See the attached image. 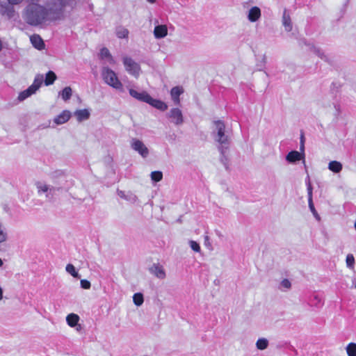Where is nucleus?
<instances>
[{"label":"nucleus","instance_id":"f257e3e1","mask_svg":"<svg viewBox=\"0 0 356 356\" xmlns=\"http://www.w3.org/2000/svg\"><path fill=\"white\" fill-rule=\"evenodd\" d=\"M74 0H51L48 8L36 3H29L22 14L24 21L31 26H39L46 22L60 20L67 8L72 9Z\"/></svg>","mask_w":356,"mask_h":356},{"label":"nucleus","instance_id":"f03ea898","mask_svg":"<svg viewBox=\"0 0 356 356\" xmlns=\"http://www.w3.org/2000/svg\"><path fill=\"white\" fill-rule=\"evenodd\" d=\"M213 128L211 132L215 142L218 143V149L220 154V162L226 170H228L229 159L227 152L232 143V134L229 129L226 128L223 120H217L213 122Z\"/></svg>","mask_w":356,"mask_h":356},{"label":"nucleus","instance_id":"7ed1b4c3","mask_svg":"<svg viewBox=\"0 0 356 356\" xmlns=\"http://www.w3.org/2000/svg\"><path fill=\"white\" fill-rule=\"evenodd\" d=\"M102 76L104 82L115 89H122V84L118 79L116 73L108 67H104Z\"/></svg>","mask_w":356,"mask_h":356},{"label":"nucleus","instance_id":"20e7f679","mask_svg":"<svg viewBox=\"0 0 356 356\" xmlns=\"http://www.w3.org/2000/svg\"><path fill=\"white\" fill-rule=\"evenodd\" d=\"M126 71L135 78H138L140 74V65L134 61L131 57L125 56L122 59Z\"/></svg>","mask_w":356,"mask_h":356},{"label":"nucleus","instance_id":"39448f33","mask_svg":"<svg viewBox=\"0 0 356 356\" xmlns=\"http://www.w3.org/2000/svg\"><path fill=\"white\" fill-rule=\"evenodd\" d=\"M167 118L170 119V122L179 126L184 122V116L182 111L178 108H172L166 114Z\"/></svg>","mask_w":356,"mask_h":356},{"label":"nucleus","instance_id":"423d86ee","mask_svg":"<svg viewBox=\"0 0 356 356\" xmlns=\"http://www.w3.org/2000/svg\"><path fill=\"white\" fill-rule=\"evenodd\" d=\"M131 146L134 150L137 152L143 158H146L148 156L149 149L141 140L133 138Z\"/></svg>","mask_w":356,"mask_h":356},{"label":"nucleus","instance_id":"0eeeda50","mask_svg":"<svg viewBox=\"0 0 356 356\" xmlns=\"http://www.w3.org/2000/svg\"><path fill=\"white\" fill-rule=\"evenodd\" d=\"M0 15L6 16L8 19L13 18L15 15L13 5L8 2H0Z\"/></svg>","mask_w":356,"mask_h":356},{"label":"nucleus","instance_id":"6e6552de","mask_svg":"<svg viewBox=\"0 0 356 356\" xmlns=\"http://www.w3.org/2000/svg\"><path fill=\"white\" fill-rule=\"evenodd\" d=\"M129 93L132 97L142 102L147 104L149 99H150V95L146 91L138 92L133 88H130Z\"/></svg>","mask_w":356,"mask_h":356},{"label":"nucleus","instance_id":"1a4fd4ad","mask_svg":"<svg viewBox=\"0 0 356 356\" xmlns=\"http://www.w3.org/2000/svg\"><path fill=\"white\" fill-rule=\"evenodd\" d=\"M305 159V153L292 150L289 152L286 156V160L290 163H295Z\"/></svg>","mask_w":356,"mask_h":356},{"label":"nucleus","instance_id":"9d476101","mask_svg":"<svg viewBox=\"0 0 356 356\" xmlns=\"http://www.w3.org/2000/svg\"><path fill=\"white\" fill-rule=\"evenodd\" d=\"M117 193L121 198L134 204L138 200L137 196L131 191L125 192L118 189Z\"/></svg>","mask_w":356,"mask_h":356},{"label":"nucleus","instance_id":"9b49d317","mask_svg":"<svg viewBox=\"0 0 356 356\" xmlns=\"http://www.w3.org/2000/svg\"><path fill=\"white\" fill-rule=\"evenodd\" d=\"M147 104L161 111H165L168 108V105L160 99H154L151 96Z\"/></svg>","mask_w":356,"mask_h":356},{"label":"nucleus","instance_id":"f8f14e48","mask_svg":"<svg viewBox=\"0 0 356 356\" xmlns=\"http://www.w3.org/2000/svg\"><path fill=\"white\" fill-rule=\"evenodd\" d=\"M149 271L159 279H164L165 277V270L159 264H154L149 268Z\"/></svg>","mask_w":356,"mask_h":356},{"label":"nucleus","instance_id":"ddd939ff","mask_svg":"<svg viewBox=\"0 0 356 356\" xmlns=\"http://www.w3.org/2000/svg\"><path fill=\"white\" fill-rule=\"evenodd\" d=\"M261 17V10L257 6L251 8L248 12V19L251 22H257Z\"/></svg>","mask_w":356,"mask_h":356},{"label":"nucleus","instance_id":"4468645a","mask_svg":"<svg viewBox=\"0 0 356 356\" xmlns=\"http://www.w3.org/2000/svg\"><path fill=\"white\" fill-rule=\"evenodd\" d=\"M184 90L181 87L175 86L173 87L170 90V95L172 101L175 104H179L180 98L179 96L183 93Z\"/></svg>","mask_w":356,"mask_h":356},{"label":"nucleus","instance_id":"2eb2a0df","mask_svg":"<svg viewBox=\"0 0 356 356\" xmlns=\"http://www.w3.org/2000/svg\"><path fill=\"white\" fill-rule=\"evenodd\" d=\"M70 117L71 113L67 110H65L54 118V122L56 124H62L67 122Z\"/></svg>","mask_w":356,"mask_h":356},{"label":"nucleus","instance_id":"dca6fc26","mask_svg":"<svg viewBox=\"0 0 356 356\" xmlns=\"http://www.w3.org/2000/svg\"><path fill=\"white\" fill-rule=\"evenodd\" d=\"M168 34V29L165 25H157L154 27V35L157 39L165 38Z\"/></svg>","mask_w":356,"mask_h":356},{"label":"nucleus","instance_id":"f3484780","mask_svg":"<svg viewBox=\"0 0 356 356\" xmlns=\"http://www.w3.org/2000/svg\"><path fill=\"white\" fill-rule=\"evenodd\" d=\"M100 59H106L109 64L113 65L115 60L111 54L109 50L106 47H103L100 50L99 53Z\"/></svg>","mask_w":356,"mask_h":356},{"label":"nucleus","instance_id":"a211bd4d","mask_svg":"<svg viewBox=\"0 0 356 356\" xmlns=\"http://www.w3.org/2000/svg\"><path fill=\"white\" fill-rule=\"evenodd\" d=\"M282 24L284 26L285 31L289 32L292 30V23L289 14L287 13V10L285 9L283 13L282 16Z\"/></svg>","mask_w":356,"mask_h":356},{"label":"nucleus","instance_id":"6ab92c4d","mask_svg":"<svg viewBox=\"0 0 356 356\" xmlns=\"http://www.w3.org/2000/svg\"><path fill=\"white\" fill-rule=\"evenodd\" d=\"M90 113L88 109H79L74 112V116H76L79 122H83L88 120L90 118Z\"/></svg>","mask_w":356,"mask_h":356},{"label":"nucleus","instance_id":"aec40b11","mask_svg":"<svg viewBox=\"0 0 356 356\" xmlns=\"http://www.w3.org/2000/svg\"><path fill=\"white\" fill-rule=\"evenodd\" d=\"M33 46L38 49L42 50L44 48V43L41 37L38 35H34L31 38Z\"/></svg>","mask_w":356,"mask_h":356},{"label":"nucleus","instance_id":"412c9836","mask_svg":"<svg viewBox=\"0 0 356 356\" xmlns=\"http://www.w3.org/2000/svg\"><path fill=\"white\" fill-rule=\"evenodd\" d=\"M79 319L80 318L79 315L71 313L67 316L66 322L70 327H75L76 325H78Z\"/></svg>","mask_w":356,"mask_h":356},{"label":"nucleus","instance_id":"4be33fe9","mask_svg":"<svg viewBox=\"0 0 356 356\" xmlns=\"http://www.w3.org/2000/svg\"><path fill=\"white\" fill-rule=\"evenodd\" d=\"M43 81L44 76L38 74L35 76L34 81L30 87L36 92V91L41 87Z\"/></svg>","mask_w":356,"mask_h":356},{"label":"nucleus","instance_id":"5701e85b","mask_svg":"<svg viewBox=\"0 0 356 356\" xmlns=\"http://www.w3.org/2000/svg\"><path fill=\"white\" fill-rule=\"evenodd\" d=\"M342 164L337 161H332L328 164V169L334 173L340 172L342 170Z\"/></svg>","mask_w":356,"mask_h":356},{"label":"nucleus","instance_id":"b1692460","mask_svg":"<svg viewBox=\"0 0 356 356\" xmlns=\"http://www.w3.org/2000/svg\"><path fill=\"white\" fill-rule=\"evenodd\" d=\"M308 204H309V209L312 211V213H313L315 218L318 220H320V216L318 214V213L314 207V203H313L311 188H309Z\"/></svg>","mask_w":356,"mask_h":356},{"label":"nucleus","instance_id":"393cba45","mask_svg":"<svg viewBox=\"0 0 356 356\" xmlns=\"http://www.w3.org/2000/svg\"><path fill=\"white\" fill-rule=\"evenodd\" d=\"M56 79V74L53 71L49 70L45 75V79H44V82L46 86H50L54 83V82L55 81Z\"/></svg>","mask_w":356,"mask_h":356},{"label":"nucleus","instance_id":"a878e982","mask_svg":"<svg viewBox=\"0 0 356 356\" xmlns=\"http://www.w3.org/2000/svg\"><path fill=\"white\" fill-rule=\"evenodd\" d=\"M35 92L32 90V88L29 86L26 90H23L19 94L18 99L22 102L25 100L26 98L29 97L33 94H35Z\"/></svg>","mask_w":356,"mask_h":356},{"label":"nucleus","instance_id":"bb28decb","mask_svg":"<svg viewBox=\"0 0 356 356\" xmlns=\"http://www.w3.org/2000/svg\"><path fill=\"white\" fill-rule=\"evenodd\" d=\"M312 50L317 55L319 58H321L322 60H324L329 64H332V60L330 59L323 52V51L319 49L318 47H316L315 46L312 47Z\"/></svg>","mask_w":356,"mask_h":356},{"label":"nucleus","instance_id":"cd10ccee","mask_svg":"<svg viewBox=\"0 0 356 356\" xmlns=\"http://www.w3.org/2000/svg\"><path fill=\"white\" fill-rule=\"evenodd\" d=\"M72 88L69 86L64 88L60 92L59 95L61 96L64 101H67L71 98L72 96Z\"/></svg>","mask_w":356,"mask_h":356},{"label":"nucleus","instance_id":"c85d7f7f","mask_svg":"<svg viewBox=\"0 0 356 356\" xmlns=\"http://www.w3.org/2000/svg\"><path fill=\"white\" fill-rule=\"evenodd\" d=\"M268 340L266 338H259L256 342V347L257 349L264 350L268 346Z\"/></svg>","mask_w":356,"mask_h":356},{"label":"nucleus","instance_id":"c756f323","mask_svg":"<svg viewBox=\"0 0 356 356\" xmlns=\"http://www.w3.org/2000/svg\"><path fill=\"white\" fill-rule=\"evenodd\" d=\"M66 271L70 274L74 278H80L81 275L78 273V271L76 270L74 265L72 264H68L65 267Z\"/></svg>","mask_w":356,"mask_h":356},{"label":"nucleus","instance_id":"7c9ffc66","mask_svg":"<svg viewBox=\"0 0 356 356\" xmlns=\"http://www.w3.org/2000/svg\"><path fill=\"white\" fill-rule=\"evenodd\" d=\"M36 188L38 189V194L46 193L47 194L48 191L49 190V186L44 184L42 182L38 181L35 184Z\"/></svg>","mask_w":356,"mask_h":356},{"label":"nucleus","instance_id":"2f4dec72","mask_svg":"<svg viewBox=\"0 0 356 356\" xmlns=\"http://www.w3.org/2000/svg\"><path fill=\"white\" fill-rule=\"evenodd\" d=\"M62 188L60 187H55V186H49V190L47 192V194H46V197L49 200H52L54 196L56 195V192H59L62 191Z\"/></svg>","mask_w":356,"mask_h":356},{"label":"nucleus","instance_id":"473e14b6","mask_svg":"<svg viewBox=\"0 0 356 356\" xmlns=\"http://www.w3.org/2000/svg\"><path fill=\"white\" fill-rule=\"evenodd\" d=\"M133 301H134V303L138 307L142 305L144 302V297H143V293H134V296H133Z\"/></svg>","mask_w":356,"mask_h":356},{"label":"nucleus","instance_id":"72a5a7b5","mask_svg":"<svg viewBox=\"0 0 356 356\" xmlns=\"http://www.w3.org/2000/svg\"><path fill=\"white\" fill-rule=\"evenodd\" d=\"M129 35V31L128 29L120 26L116 30V35L118 38H127Z\"/></svg>","mask_w":356,"mask_h":356},{"label":"nucleus","instance_id":"f704fd0d","mask_svg":"<svg viewBox=\"0 0 356 356\" xmlns=\"http://www.w3.org/2000/svg\"><path fill=\"white\" fill-rule=\"evenodd\" d=\"M346 353L348 356H356V343L353 342L349 343L346 348Z\"/></svg>","mask_w":356,"mask_h":356},{"label":"nucleus","instance_id":"c9c22d12","mask_svg":"<svg viewBox=\"0 0 356 356\" xmlns=\"http://www.w3.org/2000/svg\"><path fill=\"white\" fill-rule=\"evenodd\" d=\"M151 179L153 182L156 183L163 179V173L161 171H153L151 172Z\"/></svg>","mask_w":356,"mask_h":356},{"label":"nucleus","instance_id":"e433bc0d","mask_svg":"<svg viewBox=\"0 0 356 356\" xmlns=\"http://www.w3.org/2000/svg\"><path fill=\"white\" fill-rule=\"evenodd\" d=\"M346 266L348 268L353 269L354 266H355V257H354L353 254H348L346 256Z\"/></svg>","mask_w":356,"mask_h":356},{"label":"nucleus","instance_id":"4c0bfd02","mask_svg":"<svg viewBox=\"0 0 356 356\" xmlns=\"http://www.w3.org/2000/svg\"><path fill=\"white\" fill-rule=\"evenodd\" d=\"M8 234L6 232V228L3 226V225L0 222V243H2L7 241Z\"/></svg>","mask_w":356,"mask_h":356},{"label":"nucleus","instance_id":"58836bf2","mask_svg":"<svg viewBox=\"0 0 356 356\" xmlns=\"http://www.w3.org/2000/svg\"><path fill=\"white\" fill-rule=\"evenodd\" d=\"M189 243H190L191 248L193 251H195L196 252H199L200 251V246L197 242H196L195 241H190Z\"/></svg>","mask_w":356,"mask_h":356},{"label":"nucleus","instance_id":"ea45409f","mask_svg":"<svg viewBox=\"0 0 356 356\" xmlns=\"http://www.w3.org/2000/svg\"><path fill=\"white\" fill-rule=\"evenodd\" d=\"M291 284L288 279H284L280 282V289H289L291 288Z\"/></svg>","mask_w":356,"mask_h":356},{"label":"nucleus","instance_id":"a19ab883","mask_svg":"<svg viewBox=\"0 0 356 356\" xmlns=\"http://www.w3.org/2000/svg\"><path fill=\"white\" fill-rule=\"evenodd\" d=\"M80 284L81 287L84 289H89L91 286L90 282L87 280H81Z\"/></svg>","mask_w":356,"mask_h":356},{"label":"nucleus","instance_id":"79ce46f5","mask_svg":"<svg viewBox=\"0 0 356 356\" xmlns=\"http://www.w3.org/2000/svg\"><path fill=\"white\" fill-rule=\"evenodd\" d=\"M300 140V152L302 153H305V136H304L303 133L301 134Z\"/></svg>","mask_w":356,"mask_h":356},{"label":"nucleus","instance_id":"37998d69","mask_svg":"<svg viewBox=\"0 0 356 356\" xmlns=\"http://www.w3.org/2000/svg\"><path fill=\"white\" fill-rule=\"evenodd\" d=\"M305 183L307 185V194L309 195V188H311L312 192L313 191V188H312V184L310 182V179H309V175L307 177V178L305 179Z\"/></svg>","mask_w":356,"mask_h":356},{"label":"nucleus","instance_id":"c03bdc74","mask_svg":"<svg viewBox=\"0 0 356 356\" xmlns=\"http://www.w3.org/2000/svg\"><path fill=\"white\" fill-rule=\"evenodd\" d=\"M332 104L336 110V115H339L341 113L340 105L338 104L337 102H334Z\"/></svg>","mask_w":356,"mask_h":356},{"label":"nucleus","instance_id":"a18cd8bd","mask_svg":"<svg viewBox=\"0 0 356 356\" xmlns=\"http://www.w3.org/2000/svg\"><path fill=\"white\" fill-rule=\"evenodd\" d=\"M337 87H338V86H336V83H334V82H332V85H331V90L332 91V95H333L334 98H337V93L338 92V91H335V92H334V91H333V90H334V89L335 88H337Z\"/></svg>","mask_w":356,"mask_h":356},{"label":"nucleus","instance_id":"49530a36","mask_svg":"<svg viewBox=\"0 0 356 356\" xmlns=\"http://www.w3.org/2000/svg\"><path fill=\"white\" fill-rule=\"evenodd\" d=\"M266 56L263 55L261 61L257 65L261 67H264L265 63H266Z\"/></svg>","mask_w":356,"mask_h":356},{"label":"nucleus","instance_id":"de8ad7c7","mask_svg":"<svg viewBox=\"0 0 356 356\" xmlns=\"http://www.w3.org/2000/svg\"><path fill=\"white\" fill-rule=\"evenodd\" d=\"M11 5H16L20 3L23 0H7Z\"/></svg>","mask_w":356,"mask_h":356},{"label":"nucleus","instance_id":"09e8293b","mask_svg":"<svg viewBox=\"0 0 356 356\" xmlns=\"http://www.w3.org/2000/svg\"><path fill=\"white\" fill-rule=\"evenodd\" d=\"M75 328H76V330L78 332L81 331V329H82L81 325L80 324H79V323H78V325H76V326L75 327Z\"/></svg>","mask_w":356,"mask_h":356},{"label":"nucleus","instance_id":"8fccbe9b","mask_svg":"<svg viewBox=\"0 0 356 356\" xmlns=\"http://www.w3.org/2000/svg\"><path fill=\"white\" fill-rule=\"evenodd\" d=\"M2 298H3V290L0 287V300L2 299Z\"/></svg>","mask_w":356,"mask_h":356},{"label":"nucleus","instance_id":"3c124183","mask_svg":"<svg viewBox=\"0 0 356 356\" xmlns=\"http://www.w3.org/2000/svg\"><path fill=\"white\" fill-rule=\"evenodd\" d=\"M31 1V3H36V2H39L40 0H29Z\"/></svg>","mask_w":356,"mask_h":356},{"label":"nucleus","instance_id":"603ef678","mask_svg":"<svg viewBox=\"0 0 356 356\" xmlns=\"http://www.w3.org/2000/svg\"><path fill=\"white\" fill-rule=\"evenodd\" d=\"M149 3H154L156 0H147Z\"/></svg>","mask_w":356,"mask_h":356},{"label":"nucleus","instance_id":"864d4df0","mask_svg":"<svg viewBox=\"0 0 356 356\" xmlns=\"http://www.w3.org/2000/svg\"><path fill=\"white\" fill-rule=\"evenodd\" d=\"M3 261L1 260V259L0 258V267L3 265Z\"/></svg>","mask_w":356,"mask_h":356},{"label":"nucleus","instance_id":"5fc2aeb1","mask_svg":"<svg viewBox=\"0 0 356 356\" xmlns=\"http://www.w3.org/2000/svg\"><path fill=\"white\" fill-rule=\"evenodd\" d=\"M208 239H209V237H208V236H206V237H205V240H206L207 243H209Z\"/></svg>","mask_w":356,"mask_h":356},{"label":"nucleus","instance_id":"6e6d98bb","mask_svg":"<svg viewBox=\"0 0 356 356\" xmlns=\"http://www.w3.org/2000/svg\"><path fill=\"white\" fill-rule=\"evenodd\" d=\"M208 239H209V237H208V236H206V237H205V240H206L207 243H209Z\"/></svg>","mask_w":356,"mask_h":356},{"label":"nucleus","instance_id":"4d7b16f0","mask_svg":"<svg viewBox=\"0 0 356 356\" xmlns=\"http://www.w3.org/2000/svg\"><path fill=\"white\" fill-rule=\"evenodd\" d=\"M355 228L356 229V220H355Z\"/></svg>","mask_w":356,"mask_h":356},{"label":"nucleus","instance_id":"13d9d810","mask_svg":"<svg viewBox=\"0 0 356 356\" xmlns=\"http://www.w3.org/2000/svg\"><path fill=\"white\" fill-rule=\"evenodd\" d=\"M355 288H356V281H355Z\"/></svg>","mask_w":356,"mask_h":356}]
</instances>
